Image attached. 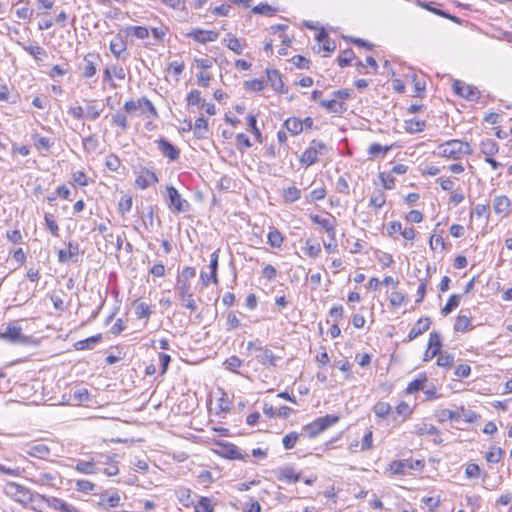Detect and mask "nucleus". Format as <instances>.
<instances>
[{"instance_id": "49", "label": "nucleus", "mask_w": 512, "mask_h": 512, "mask_svg": "<svg viewBox=\"0 0 512 512\" xmlns=\"http://www.w3.org/2000/svg\"><path fill=\"white\" fill-rule=\"evenodd\" d=\"M353 58H354L353 50L352 49H346L337 58L338 65L340 67H346V66L350 65V63L353 60Z\"/></svg>"}, {"instance_id": "4", "label": "nucleus", "mask_w": 512, "mask_h": 512, "mask_svg": "<svg viewBox=\"0 0 512 512\" xmlns=\"http://www.w3.org/2000/svg\"><path fill=\"white\" fill-rule=\"evenodd\" d=\"M165 198L168 208L174 213H183L190 210L189 202L183 199L178 190L172 185L167 186Z\"/></svg>"}, {"instance_id": "24", "label": "nucleus", "mask_w": 512, "mask_h": 512, "mask_svg": "<svg viewBox=\"0 0 512 512\" xmlns=\"http://www.w3.org/2000/svg\"><path fill=\"white\" fill-rule=\"evenodd\" d=\"M414 433L419 436L423 435H435L439 437L440 431L432 424L425 422L418 423L414 426Z\"/></svg>"}, {"instance_id": "20", "label": "nucleus", "mask_w": 512, "mask_h": 512, "mask_svg": "<svg viewBox=\"0 0 512 512\" xmlns=\"http://www.w3.org/2000/svg\"><path fill=\"white\" fill-rule=\"evenodd\" d=\"M100 60L99 54L89 53L84 57L83 76L85 78L93 77L97 72V61Z\"/></svg>"}, {"instance_id": "45", "label": "nucleus", "mask_w": 512, "mask_h": 512, "mask_svg": "<svg viewBox=\"0 0 512 512\" xmlns=\"http://www.w3.org/2000/svg\"><path fill=\"white\" fill-rule=\"evenodd\" d=\"M391 409L392 408H391V405L389 403L378 402L374 406V413L379 418H386L389 415V413L391 412Z\"/></svg>"}, {"instance_id": "26", "label": "nucleus", "mask_w": 512, "mask_h": 512, "mask_svg": "<svg viewBox=\"0 0 512 512\" xmlns=\"http://www.w3.org/2000/svg\"><path fill=\"white\" fill-rule=\"evenodd\" d=\"M26 453L32 457L45 459L50 454V448L45 444H35L30 446Z\"/></svg>"}, {"instance_id": "15", "label": "nucleus", "mask_w": 512, "mask_h": 512, "mask_svg": "<svg viewBox=\"0 0 512 512\" xmlns=\"http://www.w3.org/2000/svg\"><path fill=\"white\" fill-rule=\"evenodd\" d=\"M218 33L212 30L193 29L186 34L187 37L192 38L194 41L205 44L207 42H214L218 39Z\"/></svg>"}, {"instance_id": "50", "label": "nucleus", "mask_w": 512, "mask_h": 512, "mask_svg": "<svg viewBox=\"0 0 512 512\" xmlns=\"http://www.w3.org/2000/svg\"><path fill=\"white\" fill-rule=\"evenodd\" d=\"M247 125L249 130L254 134L257 141L262 142L261 132L257 127V120L256 117L252 114H249L247 117Z\"/></svg>"}, {"instance_id": "10", "label": "nucleus", "mask_w": 512, "mask_h": 512, "mask_svg": "<svg viewBox=\"0 0 512 512\" xmlns=\"http://www.w3.org/2000/svg\"><path fill=\"white\" fill-rule=\"evenodd\" d=\"M97 505L103 510H110L113 508H117L121 505V496L120 494L115 492H104L99 495V499L97 501Z\"/></svg>"}, {"instance_id": "42", "label": "nucleus", "mask_w": 512, "mask_h": 512, "mask_svg": "<svg viewBox=\"0 0 512 512\" xmlns=\"http://www.w3.org/2000/svg\"><path fill=\"white\" fill-rule=\"evenodd\" d=\"M386 203V195L383 191H375L370 198V205L375 208H381Z\"/></svg>"}, {"instance_id": "8", "label": "nucleus", "mask_w": 512, "mask_h": 512, "mask_svg": "<svg viewBox=\"0 0 512 512\" xmlns=\"http://www.w3.org/2000/svg\"><path fill=\"white\" fill-rule=\"evenodd\" d=\"M37 501H45L50 508L58 512H80L72 505L57 497L37 494Z\"/></svg>"}, {"instance_id": "33", "label": "nucleus", "mask_w": 512, "mask_h": 512, "mask_svg": "<svg viewBox=\"0 0 512 512\" xmlns=\"http://www.w3.org/2000/svg\"><path fill=\"white\" fill-rule=\"evenodd\" d=\"M285 128L293 135H297L303 131V123L299 118L291 117L284 122Z\"/></svg>"}, {"instance_id": "54", "label": "nucleus", "mask_w": 512, "mask_h": 512, "mask_svg": "<svg viewBox=\"0 0 512 512\" xmlns=\"http://www.w3.org/2000/svg\"><path fill=\"white\" fill-rule=\"evenodd\" d=\"M75 488L79 492L89 493L94 490L95 484L88 480L81 479L76 481Z\"/></svg>"}, {"instance_id": "29", "label": "nucleus", "mask_w": 512, "mask_h": 512, "mask_svg": "<svg viewBox=\"0 0 512 512\" xmlns=\"http://www.w3.org/2000/svg\"><path fill=\"white\" fill-rule=\"evenodd\" d=\"M208 133V122L203 117L196 119L194 124V135L199 138H206Z\"/></svg>"}, {"instance_id": "46", "label": "nucleus", "mask_w": 512, "mask_h": 512, "mask_svg": "<svg viewBox=\"0 0 512 512\" xmlns=\"http://www.w3.org/2000/svg\"><path fill=\"white\" fill-rule=\"evenodd\" d=\"M112 124L120 127L123 131H126L128 128V122H127L126 115L121 111H117L112 116Z\"/></svg>"}, {"instance_id": "30", "label": "nucleus", "mask_w": 512, "mask_h": 512, "mask_svg": "<svg viewBox=\"0 0 512 512\" xmlns=\"http://www.w3.org/2000/svg\"><path fill=\"white\" fill-rule=\"evenodd\" d=\"M436 417L439 422L458 421L461 418V413L449 409H440L436 412Z\"/></svg>"}, {"instance_id": "21", "label": "nucleus", "mask_w": 512, "mask_h": 512, "mask_svg": "<svg viewBox=\"0 0 512 512\" xmlns=\"http://www.w3.org/2000/svg\"><path fill=\"white\" fill-rule=\"evenodd\" d=\"M319 104L322 108L330 113L341 115L347 110V105L343 101H338L335 98L330 100H321Z\"/></svg>"}, {"instance_id": "43", "label": "nucleus", "mask_w": 512, "mask_h": 512, "mask_svg": "<svg viewBox=\"0 0 512 512\" xmlns=\"http://www.w3.org/2000/svg\"><path fill=\"white\" fill-rule=\"evenodd\" d=\"M279 479L286 480L289 482H298L300 480V474L296 473L293 468L287 467L281 471Z\"/></svg>"}, {"instance_id": "61", "label": "nucleus", "mask_w": 512, "mask_h": 512, "mask_svg": "<svg viewBox=\"0 0 512 512\" xmlns=\"http://www.w3.org/2000/svg\"><path fill=\"white\" fill-rule=\"evenodd\" d=\"M195 512H213L210 499L202 497L195 505Z\"/></svg>"}, {"instance_id": "19", "label": "nucleus", "mask_w": 512, "mask_h": 512, "mask_svg": "<svg viewBox=\"0 0 512 512\" xmlns=\"http://www.w3.org/2000/svg\"><path fill=\"white\" fill-rule=\"evenodd\" d=\"M267 80L273 90L279 93H286L280 72L276 69H266Z\"/></svg>"}, {"instance_id": "5", "label": "nucleus", "mask_w": 512, "mask_h": 512, "mask_svg": "<svg viewBox=\"0 0 512 512\" xmlns=\"http://www.w3.org/2000/svg\"><path fill=\"white\" fill-rule=\"evenodd\" d=\"M175 291L182 305L192 312L197 309L196 301L193 298L190 282L177 278Z\"/></svg>"}, {"instance_id": "55", "label": "nucleus", "mask_w": 512, "mask_h": 512, "mask_svg": "<svg viewBox=\"0 0 512 512\" xmlns=\"http://www.w3.org/2000/svg\"><path fill=\"white\" fill-rule=\"evenodd\" d=\"M298 437H299V435L297 432H290V433L286 434L282 439V443H283V446L285 447V449L294 448V446L298 440Z\"/></svg>"}, {"instance_id": "16", "label": "nucleus", "mask_w": 512, "mask_h": 512, "mask_svg": "<svg viewBox=\"0 0 512 512\" xmlns=\"http://www.w3.org/2000/svg\"><path fill=\"white\" fill-rule=\"evenodd\" d=\"M156 142L158 144V149L170 161H176L179 159L180 150L176 146H174L170 141H168L165 138H160Z\"/></svg>"}, {"instance_id": "39", "label": "nucleus", "mask_w": 512, "mask_h": 512, "mask_svg": "<svg viewBox=\"0 0 512 512\" xmlns=\"http://www.w3.org/2000/svg\"><path fill=\"white\" fill-rule=\"evenodd\" d=\"M471 320L466 315H459L456 318L455 324H454V330L457 332H465L471 329Z\"/></svg>"}, {"instance_id": "38", "label": "nucleus", "mask_w": 512, "mask_h": 512, "mask_svg": "<svg viewBox=\"0 0 512 512\" xmlns=\"http://www.w3.org/2000/svg\"><path fill=\"white\" fill-rule=\"evenodd\" d=\"M283 198L286 202L293 203L301 198V190L295 186L283 190Z\"/></svg>"}, {"instance_id": "63", "label": "nucleus", "mask_w": 512, "mask_h": 512, "mask_svg": "<svg viewBox=\"0 0 512 512\" xmlns=\"http://www.w3.org/2000/svg\"><path fill=\"white\" fill-rule=\"evenodd\" d=\"M475 214L477 217H486L488 220L490 217V209L489 206L486 204H477L475 205L473 212L471 213V216Z\"/></svg>"}, {"instance_id": "7", "label": "nucleus", "mask_w": 512, "mask_h": 512, "mask_svg": "<svg viewBox=\"0 0 512 512\" xmlns=\"http://www.w3.org/2000/svg\"><path fill=\"white\" fill-rule=\"evenodd\" d=\"M452 88L457 95L470 101L478 99L480 95V92L476 87L468 85L460 80H454Z\"/></svg>"}, {"instance_id": "6", "label": "nucleus", "mask_w": 512, "mask_h": 512, "mask_svg": "<svg viewBox=\"0 0 512 512\" xmlns=\"http://www.w3.org/2000/svg\"><path fill=\"white\" fill-rule=\"evenodd\" d=\"M423 466L420 460L413 461L412 459H403L392 461L389 465V470L395 475L408 474L410 470L421 469Z\"/></svg>"}, {"instance_id": "22", "label": "nucleus", "mask_w": 512, "mask_h": 512, "mask_svg": "<svg viewBox=\"0 0 512 512\" xmlns=\"http://www.w3.org/2000/svg\"><path fill=\"white\" fill-rule=\"evenodd\" d=\"M431 324V320L428 317L420 318L416 324L411 328L408 334V341L416 339L418 336L426 332Z\"/></svg>"}, {"instance_id": "9", "label": "nucleus", "mask_w": 512, "mask_h": 512, "mask_svg": "<svg viewBox=\"0 0 512 512\" xmlns=\"http://www.w3.org/2000/svg\"><path fill=\"white\" fill-rule=\"evenodd\" d=\"M313 146L307 148L301 158H300V162L301 164L305 165V166H311L313 165L314 163L317 162L318 160V150H324L327 148V145L322 142V141H313L312 142Z\"/></svg>"}, {"instance_id": "56", "label": "nucleus", "mask_w": 512, "mask_h": 512, "mask_svg": "<svg viewBox=\"0 0 512 512\" xmlns=\"http://www.w3.org/2000/svg\"><path fill=\"white\" fill-rule=\"evenodd\" d=\"M243 85L246 90L261 91L264 88V81L260 79L247 80Z\"/></svg>"}, {"instance_id": "60", "label": "nucleus", "mask_w": 512, "mask_h": 512, "mask_svg": "<svg viewBox=\"0 0 512 512\" xmlns=\"http://www.w3.org/2000/svg\"><path fill=\"white\" fill-rule=\"evenodd\" d=\"M252 12L255 14H262L266 16H271L276 12L275 8H272L268 4H259L252 8Z\"/></svg>"}, {"instance_id": "58", "label": "nucleus", "mask_w": 512, "mask_h": 512, "mask_svg": "<svg viewBox=\"0 0 512 512\" xmlns=\"http://www.w3.org/2000/svg\"><path fill=\"white\" fill-rule=\"evenodd\" d=\"M98 145V140L92 135L83 139V148L89 153L96 151Z\"/></svg>"}, {"instance_id": "18", "label": "nucleus", "mask_w": 512, "mask_h": 512, "mask_svg": "<svg viewBox=\"0 0 512 512\" xmlns=\"http://www.w3.org/2000/svg\"><path fill=\"white\" fill-rule=\"evenodd\" d=\"M157 182L158 178L156 174L149 169H143L135 180L136 185L141 189H146Z\"/></svg>"}, {"instance_id": "64", "label": "nucleus", "mask_w": 512, "mask_h": 512, "mask_svg": "<svg viewBox=\"0 0 512 512\" xmlns=\"http://www.w3.org/2000/svg\"><path fill=\"white\" fill-rule=\"evenodd\" d=\"M396 413L405 420L411 415L412 410L406 402L402 401L396 406Z\"/></svg>"}, {"instance_id": "31", "label": "nucleus", "mask_w": 512, "mask_h": 512, "mask_svg": "<svg viewBox=\"0 0 512 512\" xmlns=\"http://www.w3.org/2000/svg\"><path fill=\"white\" fill-rule=\"evenodd\" d=\"M56 479L55 473L50 472H41L32 479V482L37 485H46V486H54V481Z\"/></svg>"}, {"instance_id": "2", "label": "nucleus", "mask_w": 512, "mask_h": 512, "mask_svg": "<svg viewBox=\"0 0 512 512\" xmlns=\"http://www.w3.org/2000/svg\"><path fill=\"white\" fill-rule=\"evenodd\" d=\"M439 155L445 158L459 159L463 155H470L471 148L467 142L461 140H449L440 145Z\"/></svg>"}, {"instance_id": "34", "label": "nucleus", "mask_w": 512, "mask_h": 512, "mask_svg": "<svg viewBox=\"0 0 512 512\" xmlns=\"http://www.w3.org/2000/svg\"><path fill=\"white\" fill-rule=\"evenodd\" d=\"M480 147L486 157L495 155L499 150L498 144L492 139L483 140Z\"/></svg>"}, {"instance_id": "53", "label": "nucleus", "mask_w": 512, "mask_h": 512, "mask_svg": "<svg viewBox=\"0 0 512 512\" xmlns=\"http://www.w3.org/2000/svg\"><path fill=\"white\" fill-rule=\"evenodd\" d=\"M24 49L31 56H33L34 59L39 60V61L42 60V56H46L47 55L46 51L42 47H40L38 45L27 46V47H24Z\"/></svg>"}, {"instance_id": "1", "label": "nucleus", "mask_w": 512, "mask_h": 512, "mask_svg": "<svg viewBox=\"0 0 512 512\" xmlns=\"http://www.w3.org/2000/svg\"><path fill=\"white\" fill-rule=\"evenodd\" d=\"M4 493L10 499L20 503L24 507H28L30 503L37 500V494L33 493L29 488L16 482H7L4 486Z\"/></svg>"}, {"instance_id": "11", "label": "nucleus", "mask_w": 512, "mask_h": 512, "mask_svg": "<svg viewBox=\"0 0 512 512\" xmlns=\"http://www.w3.org/2000/svg\"><path fill=\"white\" fill-rule=\"evenodd\" d=\"M493 211L501 218H506L511 213L512 203L506 195H498L492 200Z\"/></svg>"}, {"instance_id": "25", "label": "nucleus", "mask_w": 512, "mask_h": 512, "mask_svg": "<svg viewBox=\"0 0 512 512\" xmlns=\"http://www.w3.org/2000/svg\"><path fill=\"white\" fill-rule=\"evenodd\" d=\"M102 339L101 334H97L91 337H88L84 340H79L74 344V348L76 350H88L93 349L96 344H98Z\"/></svg>"}, {"instance_id": "12", "label": "nucleus", "mask_w": 512, "mask_h": 512, "mask_svg": "<svg viewBox=\"0 0 512 512\" xmlns=\"http://www.w3.org/2000/svg\"><path fill=\"white\" fill-rule=\"evenodd\" d=\"M218 260H219V249L215 250L211 254L210 275H208L205 272H201V274H200L201 283L204 287H207L211 280L214 283H218V276H217Z\"/></svg>"}, {"instance_id": "40", "label": "nucleus", "mask_w": 512, "mask_h": 512, "mask_svg": "<svg viewBox=\"0 0 512 512\" xmlns=\"http://www.w3.org/2000/svg\"><path fill=\"white\" fill-rule=\"evenodd\" d=\"M406 131L408 133H417L422 132L426 126L425 121L423 120H417V119H410L406 122Z\"/></svg>"}, {"instance_id": "37", "label": "nucleus", "mask_w": 512, "mask_h": 512, "mask_svg": "<svg viewBox=\"0 0 512 512\" xmlns=\"http://www.w3.org/2000/svg\"><path fill=\"white\" fill-rule=\"evenodd\" d=\"M223 43L226 45L227 48H229L236 54L242 53L243 48L239 39L232 36L231 34H228L227 37L223 39Z\"/></svg>"}, {"instance_id": "47", "label": "nucleus", "mask_w": 512, "mask_h": 512, "mask_svg": "<svg viewBox=\"0 0 512 512\" xmlns=\"http://www.w3.org/2000/svg\"><path fill=\"white\" fill-rule=\"evenodd\" d=\"M454 356L448 352H441L438 354L437 365L443 368H450L453 364Z\"/></svg>"}, {"instance_id": "28", "label": "nucleus", "mask_w": 512, "mask_h": 512, "mask_svg": "<svg viewBox=\"0 0 512 512\" xmlns=\"http://www.w3.org/2000/svg\"><path fill=\"white\" fill-rule=\"evenodd\" d=\"M428 348L431 350V356H437L441 353L442 341L441 335L438 332L433 331L430 333Z\"/></svg>"}, {"instance_id": "23", "label": "nucleus", "mask_w": 512, "mask_h": 512, "mask_svg": "<svg viewBox=\"0 0 512 512\" xmlns=\"http://www.w3.org/2000/svg\"><path fill=\"white\" fill-rule=\"evenodd\" d=\"M21 327L8 325L5 332H0V339L15 343L22 339Z\"/></svg>"}, {"instance_id": "59", "label": "nucleus", "mask_w": 512, "mask_h": 512, "mask_svg": "<svg viewBox=\"0 0 512 512\" xmlns=\"http://www.w3.org/2000/svg\"><path fill=\"white\" fill-rule=\"evenodd\" d=\"M132 198L130 196H123L118 204V210L119 212L124 215L128 213L132 208Z\"/></svg>"}, {"instance_id": "13", "label": "nucleus", "mask_w": 512, "mask_h": 512, "mask_svg": "<svg viewBox=\"0 0 512 512\" xmlns=\"http://www.w3.org/2000/svg\"><path fill=\"white\" fill-rule=\"evenodd\" d=\"M109 48L115 58L119 60L127 59V44L121 35L117 34L112 38L109 44Z\"/></svg>"}, {"instance_id": "32", "label": "nucleus", "mask_w": 512, "mask_h": 512, "mask_svg": "<svg viewBox=\"0 0 512 512\" xmlns=\"http://www.w3.org/2000/svg\"><path fill=\"white\" fill-rule=\"evenodd\" d=\"M268 244L273 248H280L284 242L282 233L276 228H271L267 236Z\"/></svg>"}, {"instance_id": "41", "label": "nucleus", "mask_w": 512, "mask_h": 512, "mask_svg": "<svg viewBox=\"0 0 512 512\" xmlns=\"http://www.w3.org/2000/svg\"><path fill=\"white\" fill-rule=\"evenodd\" d=\"M33 140L35 147L39 150H49L53 145V141L51 140V138L43 137L38 134L33 135Z\"/></svg>"}, {"instance_id": "36", "label": "nucleus", "mask_w": 512, "mask_h": 512, "mask_svg": "<svg viewBox=\"0 0 512 512\" xmlns=\"http://www.w3.org/2000/svg\"><path fill=\"white\" fill-rule=\"evenodd\" d=\"M461 300V295L459 294H453L449 297L448 301L446 302L445 306L441 309V313L444 316H447L449 313L453 311V309L457 308L459 306Z\"/></svg>"}, {"instance_id": "27", "label": "nucleus", "mask_w": 512, "mask_h": 512, "mask_svg": "<svg viewBox=\"0 0 512 512\" xmlns=\"http://www.w3.org/2000/svg\"><path fill=\"white\" fill-rule=\"evenodd\" d=\"M68 248H69L68 251L63 250V249L58 251V260L60 263H66L71 258L78 255V253H79L78 244L69 242Z\"/></svg>"}, {"instance_id": "48", "label": "nucleus", "mask_w": 512, "mask_h": 512, "mask_svg": "<svg viewBox=\"0 0 512 512\" xmlns=\"http://www.w3.org/2000/svg\"><path fill=\"white\" fill-rule=\"evenodd\" d=\"M226 457L233 460H245L244 456L236 445L230 444L226 448Z\"/></svg>"}, {"instance_id": "62", "label": "nucleus", "mask_w": 512, "mask_h": 512, "mask_svg": "<svg viewBox=\"0 0 512 512\" xmlns=\"http://www.w3.org/2000/svg\"><path fill=\"white\" fill-rule=\"evenodd\" d=\"M310 218L313 221V223L320 225L324 229H326L336 221L335 218L332 216L330 218H323L319 215H311Z\"/></svg>"}, {"instance_id": "17", "label": "nucleus", "mask_w": 512, "mask_h": 512, "mask_svg": "<svg viewBox=\"0 0 512 512\" xmlns=\"http://www.w3.org/2000/svg\"><path fill=\"white\" fill-rule=\"evenodd\" d=\"M98 463H102L100 460L90 458L89 460H77L74 469L81 474H96L99 472L97 467Z\"/></svg>"}, {"instance_id": "35", "label": "nucleus", "mask_w": 512, "mask_h": 512, "mask_svg": "<svg viewBox=\"0 0 512 512\" xmlns=\"http://www.w3.org/2000/svg\"><path fill=\"white\" fill-rule=\"evenodd\" d=\"M426 381H427V377H426V375H420V376H419V378H417V379H415V380L411 381V382L408 384V386H407V388H406L405 392H406L407 394H413V393H415V392H418V391H420V390H423V389H424V384H425V382H426Z\"/></svg>"}, {"instance_id": "44", "label": "nucleus", "mask_w": 512, "mask_h": 512, "mask_svg": "<svg viewBox=\"0 0 512 512\" xmlns=\"http://www.w3.org/2000/svg\"><path fill=\"white\" fill-rule=\"evenodd\" d=\"M128 34H133L138 39H145L149 36V30L143 26H129L126 28Z\"/></svg>"}, {"instance_id": "3", "label": "nucleus", "mask_w": 512, "mask_h": 512, "mask_svg": "<svg viewBox=\"0 0 512 512\" xmlns=\"http://www.w3.org/2000/svg\"><path fill=\"white\" fill-rule=\"evenodd\" d=\"M338 421L339 416L327 414L305 425L303 430L310 438H314L332 425L336 424Z\"/></svg>"}, {"instance_id": "51", "label": "nucleus", "mask_w": 512, "mask_h": 512, "mask_svg": "<svg viewBox=\"0 0 512 512\" xmlns=\"http://www.w3.org/2000/svg\"><path fill=\"white\" fill-rule=\"evenodd\" d=\"M321 252V247L319 243H312L311 240L306 241L305 253L311 257L316 258L319 256Z\"/></svg>"}, {"instance_id": "14", "label": "nucleus", "mask_w": 512, "mask_h": 512, "mask_svg": "<svg viewBox=\"0 0 512 512\" xmlns=\"http://www.w3.org/2000/svg\"><path fill=\"white\" fill-rule=\"evenodd\" d=\"M255 357L259 363L270 367H275L277 365V361L281 359L280 356L275 355L267 346L257 348V354Z\"/></svg>"}, {"instance_id": "52", "label": "nucleus", "mask_w": 512, "mask_h": 512, "mask_svg": "<svg viewBox=\"0 0 512 512\" xmlns=\"http://www.w3.org/2000/svg\"><path fill=\"white\" fill-rule=\"evenodd\" d=\"M390 146H382L379 143H373L368 148V153L372 157H377L380 154H385L390 150Z\"/></svg>"}, {"instance_id": "57", "label": "nucleus", "mask_w": 512, "mask_h": 512, "mask_svg": "<svg viewBox=\"0 0 512 512\" xmlns=\"http://www.w3.org/2000/svg\"><path fill=\"white\" fill-rule=\"evenodd\" d=\"M105 165L110 171L115 172L120 168L121 161L118 156L110 154L106 157Z\"/></svg>"}]
</instances>
